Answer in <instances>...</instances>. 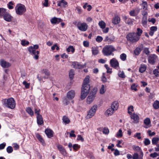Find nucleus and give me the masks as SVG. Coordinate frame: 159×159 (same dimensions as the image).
Here are the masks:
<instances>
[{
	"mask_svg": "<svg viewBox=\"0 0 159 159\" xmlns=\"http://www.w3.org/2000/svg\"><path fill=\"white\" fill-rule=\"evenodd\" d=\"M111 66L116 69L118 70L120 68L119 63L117 60L115 58L112 59L110 62Z\"/></svg>",
	"mask_w": 159,
	"mask_h": 159,
	"instance_id": "obj_11",
	"label": "nucleus"
},
{
	"mask_svg": "<svg viewBox=\"0 0 159 159\" xmlns=\"http://www.w3.org/2000/svg\"><path fill=\"white\" fill-rule=\"evenodd\" d=\"M146 10H143L142 11V14L143 16V18H147L148 12Z\"/></svg>",
	"mask_w": 159,
	"mask_h": 159,
	"instance_id": "obj_46",
	"label": "nucleus"
},
{
	"mask_svg": "<svg viewBox=\"0 0 159 159\" xmlns=\"http://www.w3.org/2000/svg\"><path fill=\"white\" fill-rule=\"evenodd\" d=\"M133 149L135 151L139 152V155L137 153H135L133 155V159H143V153L141 148L138 146H133Z\"/></svg>",
	"mask_w": 159,
	"mask_h": 159,
	"instance_id": "obj_3",
	"label": "nucleus"
},
{
	"mask_svg": "<svg viewBox=\"0 0 159 159\" xmlns=\"http://www.w3.org/2000/svg\"><path fill=\"white\" fill-rule=\"evenodd\" d=\"M98 106L97 105H94L91 109L89 111L87 115L85 117L86 120L92 118L95 115L97 111Z\"/></svg>",
	"mask_w": 159,
	"mask_h": 159,
	"instance_id": "obj_7",
	"label": "nucleus"
},
{
	"mask_svg": "<svg viewBox=\"0 0 159 159\" xmlns=\"http://www.w3.org/2000/svg\"><path fill=\"white\" fill-rule=\"evenodd\" d=\"M144 143L145 145L147 146L150 144V141L148 139L146 138L145 139Z\"/></svg>",
	"mask_w": 159,
	"mask_h": 159,
	"instance_id": "obj_60",
	"label": "nucleus"
},
{
	"mask_svg": "<svg viewBox=\"0 0 159 159\" xmlns=\"http://www.w3.org/2000/svg\"><path fill=\"white\" fill-rule=\"evenodd\" d=\"M0 65L2 67L4 68H7L11 66V64L9 62L6 61L2 59L0 60Z\"/></svg>",
	"mask_w": 159,
	"mask_h": 159,
	"instance_id": "obj_15",
	"label": "nucleus"
},
{
	"mask_svg": "<svg viewBox=\"0 0 159 159\" xmlns=\"http://www.w3.org/2000/svg\"><path fill=\"white\" fill-rule=\"evenodd\" d=\"M122 132L121 129H120L116 134V137H121L122 136Z\"/></svg>",
	"mask_w": 159,
	"mask_h": 159,
	"instance_id": "obj_49",
	"label": "nucleus"
},
{
	"mask_svg": "<svg viewBox=\"0 0 159 159\" xmlns=\"http://www.w3.org/2000/svg\"><path fill=\"white\" fill-rule=\"evenodd\" d=\"M115 39V38L114 36H111L110 37L106 36L104 41L107 42L108 44H110L114 42Z\"/></svg>",
	"mask_w": 159,
	"mask_h": 159,
	"instance_id": "obj_16",
	"label": "nucleus"
},
{
	"mask_svg": "<svg viewBox=\"0 0 159 159\" xmlns=\"http://www.w3.org/2000/svg\"><path fill=\"white\" fill-rule=\"evenodd\" d=\"M66 50L68 52L71 51L72 53H73L75 51V48L73 46H70L67 48Z\"/></svg>",
	"mask_w": 159,
	"mask_h": 159,
	"instance_id": "obj_43",
	"label": "nucleus"
},
{
	"mask_svg": "<svg viewBox=\"0 0 159 159\" xmlns=\"http://www.w3.org/2000/svg\"><path fill=\"white\" fill-rule=\"evenodd\" d=\"M3 18L6 21L10 22L11 20L12 17L9 14L6 13L4 16Z\"/></svg>",
	"mask_w": 159,
	"mask_h": 159,
	"instance_id": "obj_27",
	"label": "nucleus"
},
{
	"mask_svg": "<svg viewBox=\"0 0 159 159\" xmlns=\"http://www.w3.org/2000/svg\"><path fill=\"white\" fill-rule=\"evenodd\" d=\"M142 3L141 4V9L143 10H147L148 9V4L146 2L142 1Z\"/></svg>",
	"mask_w": 159,
	"mask_h": 159,
	"instance_id": "obj_31",
	"label": "nucleus"
},
{
	"mask_svg": "<svg viewBox=\"0 0 159 159\" xmlns=\"http://www.w3.org/2000/svg\"><path fill=\"white\" fill-rule=\"evenodd\" d=\"M157 59V56L154 54L150 55L148 58V63L152 65H155Z\"/></svg>",
	"mask_w": 159,
	"mask_h": 159,
	"instance_id": "obj_9",
	"label": "nucleus"
},
{
	"mask_svg": "<svg viewBox=\"0 0 159 159\" xmlns=\"http://www.w3.org/2000/svg\"><path fill=\"white\" fill-rule=\"evenodd\" d=\"M153 106L155 109L159 108V101L157 100L155 101L153 104Z\"/></svg>",
	"mask_w": 159,
	"mask_h": 159,
	"instance_id": "obj_37",
	"label": "nucleus"
},
{
	"mask_svg": "<svg viewBox=\"0 0 159 159\" xmlns=\"http://www.w3.org/2000/svg\"><path fill=\"white\" fill-rule=\"evenodd\" d=\"M118 75L119 77L122 78H124L125 77L124 71H121L120 70H119L118 73Z\"/></svg>",
	"mask_w": 159,
	"mask_h": 159,
	"instance_id": "obj_36",
	"label": "nucleus"
},
{
	"mask_svg": "<svg viewBox=\"0 0 159 159\" xmlns=\"http://www.w3.org/2000/svg\"><path fill=\"white\" fill-rule=\"evenodd\" d=\"M119 106V103L117 101H115L112 103L111 107L114 109L115 111H116Z\"/></svg>",
	"mask_w": 159,
	"mask_h": 159,
	"instance_id": "obj_22",
	"label": "nucleus"
},
{
	"mask_svg": "<svg viewBox=\"0 0 159 159\" xmlns=\"http://www.w3.org/2000/svg\"><path fill=\"white\" fill-rule=\"evenodd\" d=\"M120 58L123 61H125L126 59V55L125 53H122L120 56Z\"/></svg>",
	"mask_w": 159,
	"mask_h": 159,
	"instance_id": "obj_47",
	"label": "nucleus"
},
{
	"mask_svg": "<svg viewBox=\"0 0 159 159\" xmlns=\"http://www.w3.org/2000/svg\"><path fill=\"white\" fill-rule=\"evenodd\" d=\"M77 27L80 30L85 31L87 30L88 28V25L85 23L79 22L77 24Z\"/></svg>",
	"mask_w": 159,
	"mask_h": 159,
	"instance_id": "obj_12",
	"label": "nucleus"
},
{
	"mask_svg": "<svg viewBox=\"0 0 159 159\" xmlns=\"http://www.w3.org/2000/svg\"><path fill=\"white\" fill-rule=\"evenodd\" d=\"M131 115V118L133 119L134 123H137L139 122V116L137 114L134 113Z\"/></svg>",
	"mask_w": 159,
	"mask_h": 159,
	"instance_id": "obj_23",
	"label": "nucleus"
},
{
	"mask_svg": "<svg viewBox=\"0 0 159 159\" xmlns=\"http://www.w3.org/2000/svg\"><path fill=\"white\" fill-rule=\"evenodd\" d=\"M159 139L158 138H153L152 140V142L153 144H156L158 141Z\"/></svg>",
	"mask_w": 159,
	"mask_h": 159,
	"instance_id": "obj_50",
	"label": "nucleus"
},
{
	"mask_svg": "<svg viewBox=\"0 0 159 159\" xmlns=\"http://www.w3.org/2000/svg\"><path fill=\"white\" fill-rule=\"evenodd\" d=\"M73 147L75 151H77L80 148V146L78 144H75L73 145Z\"/></svg>",
	"mask_w": 159,
	"mask_h": 159,
	"instance_id": "obj_62",
	"label": "nucleus"
},
{
	"mask_svg": "<svg viewBox=\"0 0 159 159\" xmlns=\"http://www.w3.org/2000/svg\"><path fill=\"white\" fill-rule=\"evenodd\" d=\"M16 14L19 15H22L26 11V9L25 6L22 4H17L15 8Z\"/></svg>",
	"mask_w": 159,
	"mask_h": 159,
	"instance_id": "obj_4",
	"label": "nucleus"
},
{
	"mask_svg": "<svg viewBox=\"0 0 159 159\" xmlns=\"http://www.w3.org/2000/svg\"><path fill=\"white\" fill-rule=\"evenodd\" d=\"M137 85H136L135 84H133L131 87V89L132 90H134L135 91H137Z\"/></svg>",
	"mask_w": 159,
	"mask_h": 159,
	"instance_id": "obj_61",
	"label": "nucleus"
},
{
	"mask_svg": "<svg viewBox=\"0 0 159 159\" xmlns=\"http://www.w3.org/2000/svg\"><path fill=\"white\" fill-rule=\"evenodd\" d=\"M110 78V76H108L107 77H106L104 74L103 73L102 76L101 77V80L104 83L106 82L109 83Z\"/></svg>",
	"mask_w": 159,
	"mask_h": 159,
	"instance_id": "obj_30",
	"label": "nucleus"
},
{
	"mask_svg": "<svg viewBox=\"0 0 159 159\" xmlns=\"http://www.w3.org/2000/svg\"><path fill=\"white\" fill-rule=\"evenodd\" d=\"M151 123L150 119L148 118H146L144 120V123L145 125H144L143 127L146 129L150 127L151 126Z\"/></svg>",
	"mask_w": 159,
	"mask_h": 159,
	"instance_id": "obj_19",
	"label": "nucleus"
},
{
	"mask_svg": "<svg viewBox=\"0 0 159 159\" xmlns=\"http://www.w3.org/2000/svg\"><path fill=\"white\" fill-rule=\"evenodd\" d=\"M115 111L114 109H113L111 107L108 109L105 112V115L107 116H111L113 115L115 112Z\"/></svg>",
	"mask_w": 159,
	"mask_h": 159,
	"instance_id": "obj_18",
	"label": "nucleus"
},
{
	"mask_svg": "<svg viewBox=\"0 0 159 159\" xmlns=\"http://www.w3.org/2000/svg\"><path fill=\"white\" fill-rule=\"evenodd\" d=\"M75 131L74 130H72L70 133V137H76V135L75 134H74L75 133ZM67 134H69V132H67Z\"/></svg>",
	"mask_w": 159,
	"mask_h": 159,
	"instance_id": "obj_53",
	"label": "nucleus"
},
{
	"mask_svg": "<svg viewBox=\"0 0 159 159\" xmlns=\"http://www.w3.org/2000/svg\"><path fill=\"white\" fill-rule=\"evenodd\" d=\"M41 73L42 74L44 73L46 75L49 76L50 75V72L49 71L46 69H43L41 70Z\"/></svg>",
	"mask_w": 159,
	"mask_h": 159,
	"instance_id": "obj_38",
	"label": "nucleus"
},
{
	"mask_svg": "<svg viewBox=\"0 0 159 159\" xmlns=\"http://www.w3.org/2000/svg\"><path fill=\"white\" fill-rule=\"evenodd\" d=\"M69 77L70 79H72L73 78L74 74V71L73 70H71L69 72Z\"/></svg>",
	"mask_w": 159,
	"mask_h": 159,
	"instance_id": "obj_58",
	"label": "nucleus"
},
{
	"mask_svg": "<svg viewBox=\"0 0 159 159\" xmlns=\"http://www.w3.org/2000/svg\"><path fill=\"white\" fill-rule=\"evenodd\" d=\"M89 76L87 75L84 80L80 97V98L82 100L86 98L89 92L90 89V85L89 84Z\"/></svg>",
	"mask_w": 159,
	"mask_h": 159,
	"instance_id": "obj_1",
	"label": "nucleus"
},
{
	"mask_svg": "<svg viewBox=\"0 0 159 159\" xmlns=\"http://www.w3.org/2000/svg\"><path fill=\"white\" fill-rule=\"evenodd\" d=\"M72 65L73 67L76 69H81L84 68L85 66L84 65H82L77 62H72Z\"/></svg>",
	"mask_w": 159,
	"mask_h": 159,
	"instance_id": "obj_21",
	"label": "nucleus"
},
{
	"mask_svg": "<svg viewBox=\"0 0 159 159\" xmlns=\"http://www.w3.org/2000/svg\"><path fill=\"white\" fill-rule=\"evenodd\" d=\"M134 111V107L133 106H130L128 107V113L130 115H131L132 114V112Z\"/></svg>",
	"mask_w": 159,
	"mask_h": 159,
	"instance_id": "obj_40",
	"label": "nucleus"
},
{
	"mask_svg": "<svg viewBox=\"0 0 159 159\" xmlns=\"http://www.w3.org/2000/svg\"><path fill=\"white\" fill-rule=\"evenodd\" d=\"M36 118L37 123L38 125H41L43 123V118L41 115L36 116Z\"/></svg>",
	"mask_w": 159,
	"mask_h": 159,
	"instance_id": "obj_25",
	"label": "nucleus"
},
{
	"mask_svg": "<svg viewBox=\"0 0 159 159\" xmlns=\"http://www.w3.org/2000/svg\"><path fill=\"white\" fill-rule=\"evenodd\" d=\"M57 5L59 7L65 8L67 4V2L65 0H61L57 2Z\"/></svg>",
	"mask_w": 159,
	"mask_h": 159,
	"instance_id": "obj_20",
	"label": "nucleus"
},
{
	"mask_svg": "<svg viewBox=\"0 0 159 159\" xmlns=\"http://www.w3.org/2000/svg\"><path fill=\"white\" fill-rule=\"evenodd\" d=\"M98 25L102 29H104L106 26V23L103 21H101L99 22Z\"/></svg>",
	"mask_w": 159,
	"mask_h": 159,
	"instance_id": "obj_39",
	"label": "nucleus"
},
{
	"mask_svg": "<svg viewBox=\"0 0 159 159\" xmlns=\"http://www.w3.org/2000/svg\"><path fill=\"white\" fill-rule=\"evenodd\" d=\"M106 90V86L104 85H102L100 89L99 92L101 94H104Z\"/></svg>",
	"mask_w": 159,
	"mask_h": 159,
	"instance_id": "obj_34",
	"label": "nucleus"
},
{
	"mask_svg": "<svg viewBox=\"0 0 159 159\" xmlns=\"http://www.w3.org/2000/svg\"><path fill=\"white\" fill-rule=\"evenodd\" d=\"M120 19L119 17L118 16H116L112 19V22L113 24L116 25L120 23Z\"/></svg>",
	"mask_w": 159,
	"mask_h": 159,
	"instance_id": "obj_24",
	"label": "nucleus"
},
{
	"mask_svg": "<svg viewBox=\"0 0 159 159\" xmlns=\"http://www.w3.org/2000/svg\"><path fill=\"white\" fill-rule=\"evenodd\" d=\"M147 66L146 65L142 64L140 65L139 68V72L141 73L144 72L146 70Z\"/></svg>",
	"mask_w": 159,
	"mask_h": 159,
	"instance_id": "obj_29",
	"label": "nucleus"
},
{
	"mask_svg": "<svg viewBox=\"0 0 159 159\" xmlns=\"http://www.w3.org/2000/svg\"><path fill=\"white\" fill-rule=\"evenodd\" d=\"M127 40L131 42L134 43L137 42L140 39V37L136 35L135 33H130L126 36Z\"/></svg>",
	"mask_w": 159,
	"mask_h": 159,
	"instance_id": "obj_6",
	"label": "nucleus"
},
{
	"mask_svg": "<svg viewBox=\"0 0 159 159\" xmlns=\"http://www.w3.org/2000/svg\"><path fill=\"white\" fill-rule=\"evenodd\" d=\"M63 122L65 124H68L70 122L69 118L66 116H64L62 118Z\"/></svg>",
	"mask_w": 159,
	"mask_h": 159,
	"instance_id": "obj_35",
	"label": "nucleus"
},
{
	"mask_svg": "<svg viewBox=\"0 0 159 159\" xmlns=\"http://www.w3.org/2000/svg\"><path fill=\"white\" fill-rule=\"evenodd\" d=\"M57 147L62 155L64 156H66L67 152L66 150L61 145L58 144L57 146Z\"/></svg>",
	"mask_w": 159,
	"mask_h": 159,
	"instance_id": "obj_17",
	"label": "nucleus"
},
{
	"mask_svg": "<svg viewBox=\"0 0 159 159\" xmlns=\"http://www.w3.org/2000/svg\"><path fill=\"white\" fill-rule=\"evenodd\" d=\"M13 151V148L11 146L8 147L7 148V151L8 153H11Z\"/></svg>",
	"mask_w": 159,
	"mask_h": 159,
	"instance_id": "obj_52",
	"label": "nucleus"
},
{
	"mask_svg": "<svg viewBox=\"0 0 159 159\" xmlns=\"http://www.w3.org/2000/svg\"><path fill=\"white\" fill-rule=\"evenodd\" d=\"M87 157L90 159H94L95 157L93 153H89L87 155Z\"/></svg>",
	"mask_w": 159,
	"mask_h": 159,
	"instance_id": "obj_57",
	"label": "nucleus"
},
{
	"mask_svg": "<svg viewBox=\"0 0 159 159\" xmlns=\"http://www.w3.org/2000/svg\"><path fill=\"white\" fill-rule=\"evenodd\" d=\"M134 137H137L139 139H140L141 138V134L140 133H136L134 136Z\"/></svg>",
	"mask_w": 159,
	"mask_h": 159,
	"instance_id": "obj_63",
	"label": "nucleus"
},
{
	"mask_svg": "<svg viewBox=\"0 0 159 159\" xmlns=\"http://www.w3.org/2000/svg\"><path fill=\"white\" fill-rule=\"evenodd\" d=\"M2 102L3 105L7 108L13 109L15 107L16 102L12 98L3 99Z\"/></svg>",
	"mask_w": 159,
	"mask_h": 159,
	"instance_id": "obj_2",
	"label": "nucleus"
},
{
	"mask_svg": "<svg viewBox=\"0 0 159 159\" xmlns=\"http://www.w3.org/2000/svg\"><path fill=\"white\" fill-rule=\"evenodd\" d=\"M141 51V49L137 48L134 51V54L136 55H138Z\"/></svg>",
	"mask_w": 159,
	"mask_h": 159,
	"instance_id": "obj_45",
	"label": "nucleus"
},
{
	"mask_svg": "<svg viewBox=\"0 0 159 159\" xmlns=\"http://www.w3.org/2000/svg\"><path fill=\"white\" fill-rule=\"evenodd\" d=\"M97 93V90L92 91L89 94L87 99V102L88 104H90L94 100Z\"/></svg>",
	"mask_w": 159,
	"mask_h": 159,
	"instance_id": "obj_8",
	"label": "nucleus"
},
{
	"mask_svg": "<svg viewBox=\"0 0 159 159\" xmlns=\"http://www.w3.org/2000/svg\"><path fill=\"white\" fill-rule=\"evenodd\" d=\"M158 156H159V153H158L156 152H154L153 153H151L150 155V156L153 158L156 157Z\"/></svg>",
	"mask_w": 159,
	"mask_h": 159,
	"instance_id": "obj_51",
	"label": "nucleus"
},
{
	"mask_svg": "<svg viewBox=\"0 0 159 159\" xmlns=\"http://www.w3.org/2000/svg\"><path fill=\"white\" fill-rule=\"evenodd\" d=\"M91 49L92 54L93 55H97L99 53V51L98 50V47H92Z\"/></svg>",
	"mask_w": 159,
	"mask_h": 159,
	"instance_id": "obj_28",
	"label": "nucleus"
},
{
	"mask_svg": "<svg viewBox=\"0 0 159 159\" xmlns=\"http://www.w3.org/2000/svg\"><path fill=\"white\" fill-rule=\"evenodd\" d=\"M45 133L49 138H50L53 136V131L50 129H46L45 130Z\"/></svg>",
	"mask_w": 159,
	"mask_h": 159,
	"instance_id": "obj_26",
	"label": "nucleus"
},
{
	"mask_svg": "<svg viewBox=\"0 0 159 159\" xmlns=\"http://www.w3.org/2000/svg\"><path fill=\"white\" fill-rule=\"evenodd\" d=\"M36 138L39 139L40 143H41L43 145L45 144V142L43 139L39 134L38 133L36 134Z\"/></svg>",
	"mask_w": 159,
	"mask_h": 159,
	"instance_id": "obj_32",
	"label": "nucleus"
},
{
	"mask_svg": "<svg viewBox=\"0 0 159 159\" xmlns=\"http://www.w3.org/2000/svg\"><path fill=\"white\" fill-rule=\"evenodd\" d=\"M62 20L60 18L54 17L51 19L50 22L52 24L56 25L58 24L59 23L62 21Z\"/></svg>",
	"mask_w": 159,
	"mask_h": 159,
	"instance_id": "obj_14",
	"label": "nucleus"
},
{
	"mask_svg": "<svg viewBox=\"0 0 159 159\" xmlns=\"http://www.w3.org/2000/svg\"><path fill=\"white\" fill-rule=\"evenodd\" d=\"M26 112L31 116H32L34 114V113L32 109L30 107H28L26 109Z\"/></svg>",
	"mask_w": 159,
	"mask_h": 159,
	"instance_id": "obj_33",
	"label": "nucleus"
},
{
	"mask_svg": "<svg viewBox=\"0 0 159 159\" xmlns=\"http://www.w3.org/2000/svg\"><path fill=\"white\" fill-rule=\"evenodd\" d=\"M40 110L39 109H35L34 110L35 114L36 115V116H39V115H41L40 114Z\"/></svg>",
	"mask_w": 159,
	"mask_h": 159,
	"instance_id": "obj_56",
	"label": "nucleus"
},
{
	"mask_svg": "<svg viewBox=\"0 0 159 159\" xmlns=\"http://www.w3.org/2000/svg\"><path fill=\"white\" fill-rule=\"evenodd\" d=\"M75 93L74 90H71L68 91L66 94V98L69 100H72L74 98Z\"/></svg>",
	"mask_w": 159,
	"mask_h": 159,
	"instance_id": "obj_13",
	"label": "nucleus"
},
{
	"mask_svg": "<svg viewBox=\"0 0 159 159\" xmlns=\"http://www.w3.org/2000/svg\"><path fill=\"white\" fill-rule=\"evenodd\" d=\"M14 3L12 1L9 2L8 4H7V6L8 8L10 9H12L14 8V7L13 6Z\"/></svg>",
	"mask_w": 159,
	"mask_h": 159,
	"instance_id": "obj_48",
	"label": "nucleus"
},
{
	"mask_svg": "<svg viewBox=\"0 0 159 159\" xmlns=\"http://www.w3.org/2000/svg\"><path fill=\"white\" fill-rule=\"evenodd\" d=\"M143 33V30L139 28H138L137 29V32L136 33L137 36H138L139 37H140L142 33Z\"/></svg>",
	"mask_w": 159,
	"mask_h": 159,
	"instance_id": "obj_41",
	"label": "nucleus"
},
{
	"mask_svg": "<svg viewBox=\"0 0 159 159\" xmlns=\"http://www.w3.org/2000/svg\"><path fill=\"white\" fill-rule=\"evenodd\" d=\"M96 40L97 42L100 43L102 41L103 38L102 37L98 36H97Z\"/></svg>",
	"mask_w": 159,
	"mask_h": 159,
	"instance_id": "obj_59",
	"label": "nucleus"
},
{
	"mask_svg": "<svg viewBox=\"0 0 159 159\" xmlns=\"http://www.w3.org/2000/svg\"><path fill=\"white\" fill-rule=\"evenodd\" d=\"M147 18H143L142 20V24L143 25L144 27H146L147 25Z\"/></svg>",
	"mask_w": 159,
	"mask_h": 159,
	"instance_id": "obj_42",
	"label": "nucleus"
},
{
	"mask_svg": "<svg viewBox=\"0 0 159 159\" xmlns=\"http://www.w3.org/2000/svg\"><path fill=\"white\" fill-rule=\"evenodd\" d=\"M1 11H0V17L4 15L5 14H6V10L3 8H1Z\"/></svg>",
	"mask_w": 159,
	"mask_h": 159,
	"instance_id": "obj_54",
	"label": "nucleus"
},
{
	"mask_svg": "<svg viewBox=\"0 0 159 159\" xmlns=\"http://www.w3.org/2000/svg\"><path fill=\"white\" fill-rule=\"evenodd\" d=\"M150 30L154 32L157 30V28L156 26H153L151 27L150 28Z\"/></svg>",
	"mask_w": 159,
	"mask_h": 159,
	"instance_id": "obj_64",
	"label": "nucleus"
},
{
	"mask_svg": "<svg viewBox=\"0 0 159 159\" xmlns=\"http://www.w3.org/2000/svg\"><path fill=\"white\" fill-rule=\"evenodd\" d=\"M153 74L156 77L159 76V71L157 69H155L153 70Z\"/></svg>",
	"mask_w": 159,
	"mask_h": 159,
	"instance_id": "obj_55",
	"label": "nucleus"
},
{
	"mask_svg": "<svg viewBox=\"0 0 159 159\" xmlns=\"http://www.w3.org/2000/svg\"><path fill=\"white\" fill-rule=\"evenodd\" d=\"M115 50V48L111 45L105 46L102 49V52L104 55L108 56L112 54V52Z\"/></svg>",
	"mask_w": 159,
	"mask_h": 159,
	"instance_id": "obj_5",
	"label": "nucleus"
},
{
	"mask_svg": "<svg viewBox=\"0 0 159 159\" xmlns=\"http://www.w3.org/2000/svg\"><path fill=\"white\" fill-rule=\"evenodd\" d=\"M21 44L23 46H26L28 45L30 43L29 41H26L25 40H22L21 42Z\"/></svg>",
	"mask_w": 159,
	"mask_h": 159,
	"instance_id": "obj_44",
	"label": "nucleus"
},
{
	"mask_svg": "<svg viewBox=\"0 0 159 159\" xmlns=\"http://www.w3.org/2000/svg\"><path fill=\"white\" fill-rule=\"evenodd\" d=\"M28 51L30 54L34 55V58L35 59H38L39 58L38 54L39 53V51H36L32 46L29 47L28 48Z\"/></svg>",
	"mask_w": 159,
	"mask_h": 159,
	"instance_id": "obj_10",
	"label": "nucleus"
}]
</instances>
